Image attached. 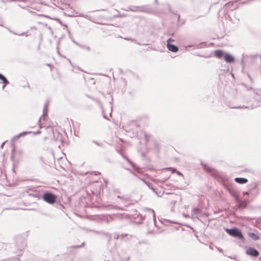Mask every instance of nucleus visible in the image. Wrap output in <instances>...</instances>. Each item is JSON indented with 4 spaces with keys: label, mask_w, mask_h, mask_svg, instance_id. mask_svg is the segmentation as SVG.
Masks as SVG:
<instances>
[{
    "label": "nucleus",
    "mask_w": 261,
    "mask_h": 261,
    "mask_svg": "<svg viewBox=\"0 0 261 261\" xmlns=\"http://www.w3.org/2000/svg\"><path fill=\"white\" fill-rule=\"evenodd\" d=\"M225 231L231 236L237 237L240 239L243 240L244 237L241 231L238 228H234L232 229L226 228Z\"/></svg>",
    "instance_id": "f257e3e1"
},
{
    "label": "nucleus",
    "mask_w": 261,
    "mask_h": 261,
    "mask_svg": "<svg viewBox=\"0 0 261 261\" xmlns=\"http://www.w3.org/2000/svg\"><path fill=\"white\" fill-rule=\"evenodd\" d=\"M43 199L45 202L53 204L56 200V196L50 193H46L43 195Z\"/></svg>",
    "instance_id": "f03ea898"
},
{
    "label": "nucleus",
    "mask_w": 261,
    "mask_h": 261,
    "mask_svg": "<svg viewBox=\"0 0 261 261\" xmlns=\"http://www.w3.org/2000/svg\"><path fill=\"white\" fill-rule=\"evenodd\" d=\"M246 254L253 257H257L259 255V252L253 248L250 247L246 251Z\"/></svg>",
    "instance_id": "7ed1b4c3"
},
{
    "label": "nucleus",
    "mask_w": 261,
    "mask_h": 261,
    "mask_svg": "<svg viewBox=\"0 0 261 261\" xmlns=\"http://www.w3.org/2000/svg\"><path fill=\"white\" fill-rule=\"evenodd\" d=\"M201 212V211L200 209L198 208H194L192 210L191 215V218L193 220H195L196 219H198V217L200 215V213Z\"/></svg>",
    "instance_id": "20e7f679"
},
{
    "label": "nucleus",
    "mask_w": 261,
    "mask_h": 261,
    "mask_svg": "<svg viewBox=\"0 0 261 261\" xmlns=\"http://www.w3.org/2000/svg\"><path fill=\"white\" fill-rule=\"evenodd\" d=\"M130 10L133 12H147V8L145 6L133 7L130 8Z\"/></svg>",
    "instance_id": "39448f33"
},
{
    "label": "nucleus",
    "mask_w": 261,
    "mask_h": 261,
    "mask_svg": "<svg viewBox=\"0 0 261 261\" xmlns=\"http://www.w3.org/2000/svg\"><path fill=\"white\" fill-rule=\"evenodd\" d=\"M172 39L171 38H170L167 41V48L168 49L171 51H173V52H176L178 51V47L174 45H173V44H171L169 43V41H171Z\"/></svg>",
    "instance_id": "423d86ee"
},
{
    "label": "nucleus",
    "mask_w": 261,
    "mask_h": 261,
    "mask_svg": "<svg viewBox=\"0 0 261 261\" xmlns=\"http://www.w3.org/2000/svg\"><path fill=\"white\" fill-rule=\"evenodd\" d=\"M225 61L227 63H231L234 61V59L229 54H225L224 56Z\"/></svg>",
    "instance_id": "0eeeda50"
},
{
    "label": "nucleus",
    "mask_w": 261,
    "mask_h": 261,
    "mask_svg": "<svg viewBox=\"0 0 261 261\" xmlns=\"http://www.w3.org/2000/svg\"><path fill=\"white\" fill-rule=\"evenodd\" d=\"M0 80H1L4 85L3 86V89H4L6 85L9 84V82L7 79L2 74L0 73Z\"/></svg>",
    "instance_id": "6e6552de"
},
{
    "label": "nucleus",
    "mask_w": 261,
    "mask_h": 261,
    "mask_svg": "<svg viewBox=\"0 0 261 261\" xmlns=\"http://www.w3.org/2000/svg\"><path fill=\"white\" fill-rule=\"evenodd\" d=\"M234 180L236 182H237L239 184H245L248 181V180L247 178H241V177H236L234 179Z\"/></svg>",
    "instance_id": "1a4fd4ad"
},
{
    "label": "nucleus",
    "mask_w": 261,
    "mask_h": 261,
    "mask_svg": "<svg viewBox=\"0 0 261 261\" xmlns=\"http://www.w3.org/2000/svg\"><path fill=\"white\" fill-rule=\"evenodd\" d=\"M215 57L218 58H222L224 55V53L221 50H216L214 51Z\"/></svg>",
    "instance_id": "9d476101"
},
{
    "label": "nucleus",
    "mask_w": 261,
    "mask_h": 261,
    "mask_svg": "<svg viewBox=\"0 0 261 261\" xmlns=\"http://www.w3.org/2000/svg\"><path fill=\"white\" fill-rule=\"evenodd\" d=\"M248 235L250 238L254 241L258 240L259 239V237L257 234L253 232H249L248 233Z\"/></svg>",
    "instance_id": "9b49d317"
},
{
    "label": "nucleus",
    "mask_w": 261,
    "mask_h": 261,
    "mask_svg": "<svg viewBox=\"0 0 261 261\" xmlns=\"http://www.w3.org/2000/svg\"><path fill=\"white\" fill-rule=\"evenodd\" d=\"M146 210L150 215V216H152L153 218V220H155V215L153 210L151 208H146Z\"/></svg>",
    "instance_id": "f8f14e48"
},
{
    "label": "nucleus",
    "mask_w": 261,
    "mask_h": 261,
    "mask_svg": "<svg viewBox=\"0 0 261 261\" xmlns=\"http://www.w3.org/2000/svg\"><path fill=\"white\" fill-rule=\"evenodd\" d=\"M32 132H22L20 134H19L18 135L15 136L14 137V138H19V137H21V136H23L25 135H27V134H29L30 133H31Z\"/></svg>",
    "instance_id": "ddd939ff"
},
{
    "label": "nucleus",
    "mask_w": 261,
    "mask_h": 261,
    "mask_svg": "<svg viewBox=\"0 0 261 261\" xmlns=\"http://www.w3.org/2000/svg\"><path fill=\"white\" fill-rule=\"evenodd\" d=\"M47 103H45L44 108H43V115L42 117H44L47 112Z\"/></svg>",
    "instance_id": "4468645a"
},
{
    "label": "nucleus",
    "mask_w": 261,
    "mask_h": 261,
    "mask_svg": "<svg viewBox=\"0 0 261 261\" xmlns=\"http://www.w3.org/2000/svg\"><path fill=\"white\" fill-rule=\"evenodd\" d=\"M202 166H203V167H204V168L206 170H207V171H211V168H210V167H207V166H206V165H205V164H202Z\"/></svg>",
    "instance_id": "2eb2a0df"
},
{
    "label": "nucleus",
    "mask_w": 261,
    "mask_h": 261,
    "mask_svg": "<svg viewBox=\"0 0 261 261\" xmlns=\"http://www.w3.org/2000/svg\"><path fill=\"white\" fill-rule=\"evenodd\" d=\"M234 197H235V199L236 200V201L238 202H240V199L239 198V197L238 195H234Z\"/></svg>",
    "instance_id": "dca6fc26"
},
{
    "label": "nucleus",
    "mask_w": 261,
    "mask_h": 261,
    "mask_svg": "<svg viewBox=\"0 0 261 261\" xmlns=\"http://www.w3.org/2000/svg\"><path fill=\"white\" fill-rule=\"evenodd\" d=\"M183 216L185 217V218H191V216L189 215H187V214H183Z\"/></svg>",
    "instance_id": "f3484780"
},
{
    "label": "nucleus",
    "mask_w": 261,
    "mask_h": 261,
    "mask_svg": "<svg viewBox=\"0 0 261 261\" xmlns=\"http://www.w3.org/2000/svg\"><path fill=\"white\" fill-rule=\"evenodd\" d=\"M125 158L126 159V160L127 161V162L128 163H129L133 166H134V164L132 162H131L128 159H127L126 158Z\"/></svg>",
    "instance_id": "a211bd4d"
},
{
    "label": "nucleus",
    "mask_w": 261,
    "mask_h": 261,
    "mask_svg": "<svg viewBox=\"0 0 261 261\" xmlns=\"http://www.w3.org/2000/svg\"><path fill=\"white\" fill-rule=\"evenodd\" d=\"M93 142L95 144H97V145H100V144L95 141H93Z\"/></svg>",
    "instance_id": "6ab92c4d"
},
{
    "label": "nucleus",
    "mask_w": 261,
    "mask_h": 261,
    "mask_svg": "<svg viewBox=\"0 0 261 261\" xmlns=\"http://www.w3.org/2000/svg\"><path fill=\"white\" fill-rule=\"evenodd\" d=\"M79 16L86 17L87 15H84L83 14H80Z\"/></svg>",
    "instance_id": "aec40b11"
},
{
    "label": "nucleus",
    "mask_w": 261,
    "mask_h": 261,
    "mask_svg": "<svg viewBox=\"0 0 261 261\" xmlns=\"http://www.w3.org/2000/svg\"><path fill=\"white\" fill-rule=\"evenodd\" d=\"M13 34H15V35H17V34L15 33H13ZM23 34H24V33H21V34H18V35L21 36V35H23Z\"/></svg>",
    "instance_id": "412c9836"
},
{
    "label": "nucleus",
    "mask_w": 261,
    "mask_h": 261,
    "mask_svg": "<svg viewBox=\"0 0 261 261\" xmlns=\"http://www.w3.org/2000/svg\"><path fill=\"white\" fill-rule=\"evenodd\" d=\"M125 40H132V41H133V39H130V38H125Z\"/></svg>",
    "instance_id": "4be33fe9"
},
{
    "label": "nucleus",
    "mask_w": 261,
    "mask_h": 261,
    "mask_svg": "<svg viewBox=\"0 0 261 261\" xmlns=\"http://www.w3.org/2000/svg\"><path fill=\"white\" fill-rule=\"evenodd\" d=\"M248 194V192H243V194H244V195H245V194Z\"/></svg>",
    "instance_id": "5701e85b"
},
{
    "label": "nucleus",
    "mask_w": 261,
    "mask_h": 261,
    "mask_svg": "<svg viewBox=\"0 0 261 261\" xmlns=\"http://www.w3.org/2000/svg\"><path fill=\"white\" fill-rule=\"evenodd\" d=\"M57 51H58V53L59 55H60V53H59V48L57 47Z\"/></svg>",
    "instance_id": "b1692460"
},
{
    "label": "nucleus",
    "mask_w": 261,
    "mask_h": 261,
    "mask_svg": "<svg viewBox=\"0 0 261 261\" xmlns=\"http://www.w3.org/2000/svg\"><path fill=\"white\" fill-rule=\"evenodd\" d=\"M178 174L180 175H182V174L180 173V172H178Z\"/></svg>",
    "instance_id": "393cba45"
},
{
    "label": "nucleus",
    "mask_w": 261,
    "mask_h": 261,
    "mask_svg": "<svg viewBox=\"0 0 261 261\" xmlns=\"http://www.w3.org/2000/svg\"><path fill=\"white\" fill-rule=\"evenodd\" d=\"M142 180L143 181H144V182H145V184H147V182H146L144 180L142 179Z\"/></svg>",
    "instance_id": "a878e982"
},
{
    "label": "nucleus",
    "mask_w": 261,
    "mask_h": 261,
    "mask_svg": "<svg viewBox=\"0 0 261 261\" xmlns=\"http://www.w3.org/2000/svg\"><path fill=\"white\" fill-rule=\"evenodd\" d=\"M180 18V16L179 15H178V19H179Z\"/></svg>",
    "instance_id": "bb28decb"
},
{
    "label": "nucleus",
    "mask_w": 261,
    "mask_h": 261,
    "mask_svg": "<svg viewBox=\"0 0 261 261\" xmlns=\"http://www.w3.org/2000/svg\"><path fill=\"white\" fill-rule=\"evenodd\" d=\"M31 29H36V28L35 27L32 28Z\"/></svg>",
    "instance_id": "cd10ccee"
},
{
    "label": "nucleus",
    "mask_w": 261,
    "mask_h": 261,
    "mask_svg": "<svg viewBox=\"0 0 261 261\" xmlns=\"http://www.w3.org/2000/svg\"><path fill=\"white\" fill-rule=\"evenodd\" d=\"M41 118H42V117H41V118H40V119L38 120V121H39V122H40V120H41Z\"/></svg>",
    "instance_id": "c85d7f7f"
},
{
    "label": "nucleus",
    "mask_w": 261,
    "mask_h": 261,
    "mask_svg": "<svg viewBox=\"0 0 261 261\" xmlns=\"http://www.w3.org/2000/svg\"><path fill=\"white\" fill-rule=\"evenodd\" d=\"M117 197H118V198H121V197H120V196L119 195H118V196H117Z\"/></svg>",
    "instance_id": "c756f323"
},
{
    "label": "nucleus",
    "mask_w": 261,
    "mask_h": 261,
    "mask_svg": "<svg viewBox=\"0 0 261 261\" xmlns=\"http://www.w3.org/2000/svg\"><path fill=\"white\" fill-rule=\"evenodd\" d=\"M118 237H119L118 236H116V239H118Z\"/></svg>",
    "instance_id": "7c9ffc66"
},
{
    "label": "nucleus",
    "mask_w": 261,
    "mask_h": 261,
    "mask_svg": "<svg viewBox=\"0 0 261 261\" xmlns=\"http://www.w3.org/2000/svg\"><path fill=\"white\" fill-rule=\"evenodd\" d=\"M118 237H119L118 236H116V239H118Z\"/></svg>",
    "instance_id": "2f4dec72"
},
{
    "label": "nucleus",
    "mask_w": 261,
    "mask_h": 261,
    "mask_svg": "<svg viewBox=\"0 0 261 261\" xmlns=\"http://www.w3.org/2000/svg\"><path fill=\"white\" fill-rule=\"evenodd\" d=\"M219 251H220V252L222 251V249H219Z\"/></svg>",
    "instance_id": "473e14b6"
},
{
    "label": "nucleus",
    "mask_w": 261,
    "mask_h": 261,
    "mask_svg": "<svg viewBox=\"0 0 261 261\" xmlns=\"http://www.w3.org/2000/svg\"><path fill=\"white\" fill-rule=\"evenodd\" d=\"M4 144V143H3L2 144V147H3V146Z\"/></svg>",
    "instance_id": "72a5a7b5"
},
{
    "label": "nucleus",
    "mask_w": 261,
    "mask_h": 261,
    "mask_svg": "<svg viewBox=\"0 0 261 261\" xmlns=\"http://www.w3.org/2000/svg\"><path fill=\"white\" fill-rule=\"evenodd\" d=\"M155 2L157 1V0H155Z\"/></svg>",
    "instance_id": "f704fd0d"
}]
</instances>
